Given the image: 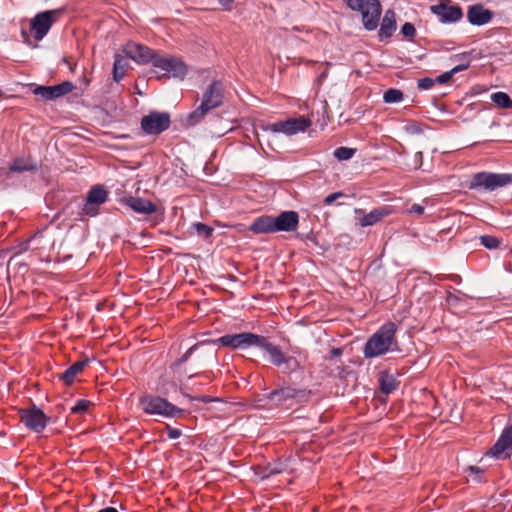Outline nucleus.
<instances>
[{"label":"nucleus","instance_id":"obj_1","mask_svg":"<svg viewBox=\"0 0 512 512\" xmlns=\"http://www.w3.org/2000/svg\"><path fill=\"white\" fill-rule=\"evenodd\" d=\"M396 330L397 327L394 323H385L366 342L364 347L365 357L374 358L397 349V344L394 338Z\"/></svg>","mask_w":512,"mask_h":512},{"label":"nucleus","instance_id":"obj_2","mask_svg":"<svg viewBox=\"0 0 512 512\" xmlns=\"http://www.w3.org/2000/svg\"><path fill=\"white\" fill-rule=\"evenodd\" d=\"M347 6L361 13L362 23L366 30H375L379 25L382 12L381 4L378 0H347Z\"/></svg>","mask_w":512,"mask_h":512},{"label":"nucleus","instance_id":"obj_3","mask_svg":"<svg viewBox=\"0 0 512 512\" xmlns=\"http://www.w3.org/2000/svg\"><path fill=\"white\" fill-rule=\"evenodd\" d=\"M223 100V86L214 81L204 92L201 105L188 116L189 124L198 123L208 111L221 105Z\"/></svg>","mask_w":512,"mask_h":512},{"label":"nucleus","instance_id":"obj_4","mask_svg":"<svg viewBox=\"0 0 512 512\" xmlns=\"http://www.w3.org/2000/svg\"><path fill=\"white\" fill-rule=\"evenodd\" d=\"M153 71L158 75V78L174 77L183 79L188 68L179 58L157 55L153 61Z\"/></svg>","mask_w":512,"mask_h":512},{"label":"nucleus","instance_id":"obj_5","mask_svg":"<svg viewBox=\"0 0 512 512\" xmlns=\"http://www.w3.org/2000/svg\"><path fill=\"white\" fill-rule=\"evenodd\" d=\"M140 406L144 412L164 417H176L183 411L167 400L158 397L145 395L140 398Z\"/></svg>","mask_w":512,"mask_h":512},{"label":"nucleus","instance_id":"obj_6","mask_svg":"<svg viewBox=\"0 0 512 512\" xmlns=\"http://www.w3.org/2000/svg\"><path fill=\"white\" fill-rule=\"evenodd\" d=\"M64 9H54L36 14L30 24L31 32L38 41L42 40L49 32L53 23L63 14Z\"/></svg>","mask_w":512,"mask_h":512},{"label":"nucleus","instance_id":"obj_7","mask_svg":"<svg viewBox=\"0 0 512 512\" xmlns=\"http://www.w3.org/2000/svg\"><path fill=\"white\" fill-rule=\"evenodd\" d=\"M270 357V362L284 372H291L298 368V361L291 356H286L278 346L268 342L264 337L258 346Z\"/></svg>","mask_w":512,"mask_h":512},{"label":"nucleus","instance_id":"obj_8","mask_svg":"<svg viewBox=\"0 0 512 512\" xmlns=\"http://www.w3.org/2000/svg\"><path fill=\"white\" fill-rule=\"evenodd\" d=\"M512 181L510 174H496L481 172L473 176L469 185L470 189L483 188L485 190L493 191L499 187H504Z\"/></svg>","mask_w":512,"mask_h":512},{"label":"nucleus","instance_id":"obj_9","mask_svg":"<svg viewBox=\"0 0 512 512\" xmlns=\"http://www.w3.org/2000/svg\"><path fill=\"white\" fill-rule=\"evenodd\" d=\"M310 125L311 120L309 118L300 116L298 118H290L286 121H279L273 124H269L264 126L263 130L292 136L299 132H304Z\"/></svg>","mask_w":512,"mask_h":512},{"label":"nucleus","instance_id":"obj_10","mask_svg":"<svg viewBox=\"0 0 512 512\" xmlns=\"http://www.w3.org/2000/svg\"><path fill=\"white\" fill-rule=\"evenodd\" d=\"M222 346L233 349H246L251 346L258 347L262 341V336L253 333L227 334L217 340Z\"/></svg>","mask_w":512,"mask_h":512},{"label":"nucleus","instance_id":"obj_11","mask_svg":"<svg viewBox=\"0 0 512 512\" xmlns=\"http://www.w3.org/2000/svg\"><path fill=\"white\" fill-rule=\"evenodd\" d=\"M170 125L168 113L151 112L141 120V127L147 134H159L165 131Z\"/></svg>","mask_w":512,"mask_h":512},{"label":"nucleus","instance_id":"obj_12","mask_svg":"<svg viewBox=\"0 0 512 512\" xmlns=\"http://www.w3.org/2000/svg\"><path fill=\"white\" fill-rule=\"evenodd\" d=\"M20 420L27 428L36 433L44 430L48 421L46 415L36 407L21 410Z\"/></svg>","mask_w":512,"mask_h":512},{"label":"nucleus","instance_id":"obj_13","mask_svg":"<svg viewBox=\"0 0 512 512\" xmlns=\"http://www.w3.org/2000/svg\"><path fill=\"white\" fill-rule=\"evenodd\" d=\"M430 9L442 23H453L460 20L463 16L461 8L457 5H452L450 1L433 5Z\"/></svg>","mask_w":512,"mask_h":512},{"label":"nucleus","instance_id":"obj_14","mask_svg":"<svg viewBox=\"0 0 512 512\" xmlns=\"http://www.w3.org/2000/svg\"><path fill=\"white\" fill-rule=\"evenodd\" d=\"M489 453L497 459H505L512 454V425L503 431Z\"/></svg>","mask_w":512,"mask_h":512},{"label":"nucleus","instance_id":"obj_15","mask_svg":"<svg viewBox=\"0 0 512 512\" xmlns=\"http://www.w3.org/2000/svg\"><path fill=\"white\" fill-rule=\"evenodd\" d=\"M72 89L73 84L71 82L65 81L54 86H37L34 89V94L42 97L45 100H55L68 94L72 91Z\"/></svg>","mask_w":512,"mask_h":512},{"label":"nucleus","instance_id":"obj_16","mask_svg":"<svg viewBox=\"0 0 512 512\" xmlns=\"http://www.w3.org/2000/svg\"><path fill=\"white\" fill-rule=\"evenodd\" d=\"M124 52L127 57L139 64H146L150 61L153 62L154 58L157 56V54L148 47L137 43H128L124 48Z\"/></svg>","mask_w":512,"mask_h":512},{"label":"nucleus","instance_id":"obj_17","mask_svg":"<svg viewBox=\"0 0 512 512\" xmlns=\"http://www.w3.org/2000/svg\"><path fill=\"white\" fill-rule=\"evenodd\" d=\"M275 229L278 231H293L298 225V214L294 211H285L274 218Z\"/></svg>","mask_w":512,"mask_h":512},{"label":"nucleus","instance_id":"obj_18","mask_svg":"<svg viewBox=\"0 0 512 512\" xmlns=\"http://www.w3.org/2000/svg\"><path fill=\"white\" fill-rule=\"evenodd\" d=\"M124 202L138 214L150 215L156 211V205L144 198L130 196L125 198Z\"/></svg>","mask_w":512,"mask_h":512},{"label":"nucleus","instance_id":"obj_19","mask_svg":"<svg viewBox=\"0 0 512 512\" xmlns=\"http://www.w3.org/2000/svg\"><path fill=\"white\" fill-rule=\"evenodd\" d=\"M468 20L473 25H484L492 19V12L483 8L481 5H473L469 7Z\"/></svg>","mask_w":512,"mask_h":512},{"label":"nucleus","instance_id":"obj_20","mask_svg":"<svg viewBox=\"0 0 512 512\" xmlns=\"http://www.w3.org/2000/svg\"><path fill=\"white\" fill-rule=\"evenodd\" d=\"M208 343H205V342H201V343H198V344H195L193 345L192 347H190L183 355L182 357L177 360L175 363H174V366L175 367H179L181 366L182 364H184L191 356L192 354L199 350V349H202V352L200 354V359L201 361H204V360H207V359H213L215 357V352L210 348H206L205 346L207 345Z\"/></svg>","mask_w":512,"mask_h":512},{"label":"nucleus","instance_id":"obj_21","mask_svg":"<svg viewBox=\"0 0 512 512\" xmlns=\"http://www.w3.org/2000/svg\"><path fill=\"white\" fill-rule=\"evenodd\" d=\"M392 213V209L389 206H382L373 209L368 214L364 215L359 219V224L362 227L373 226L381 221L384 217L390 215Z\"/></svg>","mask_w":512,"mask_h":512},{"label":"nucleus","instance_id":"obj_22","mask_svg":"<svg viewBox=\"0 0 512 512\" xmlns=\"http://www.w3.org/2000/svg\"><path fill=\"white\" fill-rule=\"evenodd\" d=\"M107 192L100 187L93 188L87 195V202L84 206L86 214H94V206H98L106 201Z\"/></svg>","mask_w":512,"mask_h":512},{"label":"nucleus","instance_id":"obj_23","mask_svg":"<svg viewBox=\"0 0 512 512\" xmlns=\"http://www.w3.org/2000/svg\"><path fill=\"white\" fill-rule=\"evenodd\" d=\"M250 230L256 234L274 233L276 232L274 217L261 216L257 218L250 226Z\"/></svg>","mask_w":512,"mask_h":512},{"label":"nucleus","instance_id":"obj_24","mask_svg":"<svg viewBox=\"0 0 512 512\" xmlns=\"http://www.w3.org/2000/svg\"><path fill=\"white\" fill-rule=\"evenodd\" d=\"M396 30V20H395V12L393 10H387L383 17L380 29H379V37L380 39L390 37L393 32Z\"/></svg>","mask_w":512,"mask_h":512},{"label":"nucleus","instance_id":"obj_25","mask_svg":"<svg viewBox=\"0 0 512 512\" xmlns=\"http://www.w3.org/2000/svg\"><path fill=\"white\" fill-rule=\"evenodd\" d=\"M296 396V390L290 387H284L278 390L272 391L268 399L275 405H279L289 399Z\"/></svg>","mask_w":512,"mask_h":512},{"label":"nucleus","instance_id":"obj_26","mask_svg":"<svg viewBox=\"0 0 512 512\" xmlns=\"http://www.w3.org/2000/svg\"><path fill=\"white\" fill-rule=\"evenodd\" d=\"M86 362H75L74 364H72L68 369H66L62 375H61V379L66 383V384H72L76 378V376L83 370L84 366H85Z\"/></svg>","mask_w":512,"mask_h":512},{"label":"nucleus","instance_id":"obj_27","mask_svg":"<svg viewBox=\"0 0 512 512\" xmlns=\"http://www.w3.org/2000/svg\"><path fill=\"white\" fill-rule=\"evenodd\" d=\"M379 383L381 391L385 394L394 391L398 385L396 378L390 373H382L379 378Z\"/></svg>","mask_w":512,"mask_h":512},{"label":"nucleus","instance_id":"obj_28","mask_svg":"<svg viewBox=\"0 0 512 512\" xmlns=\"http://www.w3.org/2000/svg\"><path fill=\"white\" fill-rule=\"evenodd\" d=\"M127 64L128 62L126 57L121 55L115 56L113 78L116 82H119L123 78Z\"/></svg>","mask_w":512,"mask_h":512},{"label":"nucleus","instance_id":"obj_29","mask_svg":"<svg viewBox=\"0 0 512 512\" xmlns=\"http://www.w3.org/2000/svg\"><path fill=\"white\" fill-rule=\"evenodd\" d=\"M36 164L29 159L17 158L14 160L13 164L10 167V170L13 172H24L35 170Z\"/></svg>","mask_w":512,"mask_h":512},{"label":"nucleus","instance_id":"obj_30","mask_svg":"<svg viewBox=\"0 0 512 512\" xmlns=\"http://www.w3.org/2000/svg\"><path fill=\"white\" fill-rule=\"evenodd\" d=\"M492 102L500 108H512V100L507 93L496 92L491 95Z\"/></svg>","mask_w":512,"mask_h":512},{"label":"nucleus","instance_id":"obj_31","mask_svg":"<svg viewBox=\"0 0 512 512\" xmlns=\"http://www.w3.org/2000/svg\"><path fill=\"white\" fill-rule=\"evenodd\" d=\"M468 66H469V61H467L466 63H463V64L455 66L450 71H447V72L439 75L437 78H435V83L436 82L437 83H446V82H448L452 78V76L454 74L467 69Z\"/></svg>","mask_w":512,"mask_h":512},{"label":"nucleus","instance_id":"obj_32","mask_svg":"<svg viewBox=\"0 0 512 512\" xmlns=\"http://www.w3.org/2000/svg\"><path fill=\"white\" fill-rule=\"evenodd\" d=\"M191 229L199 236V237H202L203 239H209L212 234H213V231L214 229L206 224H203V223H193L191 225Z\"/></svg>","mask_w":512,"mask_h":512},{"label":"nucleus","instance_id":"obj_33","mask_svg":"<svg viewBox=\"0 0 512 512\" xmlns=\"http://www.w3.org/2000/svg\"><path fill=\"white\" fill-rule=\"evenodd\" d=\"M383 99L386 103H398L403 100V93L398 89H389L384 93Z\"/></svg>","mask_w":512,"mask_h":512},{"label":"nucleus","instance_id":"obj_34","mask_svg":"<svg viewBox=\"0 0 512 512\" xmlns=\"http://www.w3.org/2000/svg\"><path fill=\"white\" fill-rule=\"evenodd\" d=\"M356 150L348 147H339L334 151V156L339 161H346L351 159Z\"/></svg>","mask_w":512,"mask_h":512},{"label":"nucleus","instance_id":"obj_35","mask_svg":"<svg viewBox=\"0 0 512 512\" xmlns=\"http://www.w3.org/2000/svg\"><path fill=\"white\" fill-rule=\"evenodd\" d=\"M286 468H287V465L283 464V463L270 464L269 466L266 467L265 473L262 476V478H266L271 475L282 473L286 470Z\"/></svg>","mask_w":512,"mask_h":512},{"label":"nucleus","instance_id":"obj_36","mask_svg":"<svg viewBox=\"0 0 512 512\" xmlns=\"http://www.w3.org/2000/svg\"><path fill=\"white\" fill-rule=\"evenodd\" d=\"M91 405V402L85 399H80L76 402V404L71 408V412L75 414H82L86 412Z\"/></svg>","mask_w":512,"mask_h":512},{"label":"nucleus","instance_id":"obj_37","mask_svg":"<svg viewBox=\"0 0 512 512\" xmlns=\"http://www.w3.org/2000/svg\"><path fill=\"white\" fill-rule=\"evenodd\" d=\"M480 241L481 244L488 249L497 248L499 245V240L497 238L488 235L481 236Z\"/></svg>","mask_w":512,"mask_h":512},{"label":"nucleus","instance_id":"obj_38","mask_svg":"<svg viewBox=\"0 0 512 512\" xmlns=\"http://www.w3.org/2000/svg\"><path fill=\"white\" fill-rule=\"evenodd\" d=\"M401 33L405 36V37H408V38H412L415 33H416V30H415V27L413 24L409 23V22H406L402 27H401Z\"/></svg>","mask_w":512,"mask_h":512},{"label":"nucleus","instance_id":"obj_39","mask_svg":"<svg viewBox=\"0 0 512 512\" xmlns=\"http://www.w3.org/2000/svg\"><path fill=\"white\" fill-rule=\"evenodd\" d=\"M435 84V79L431 78H422L418 81V87L423 90H428L432 88V86Z\"/></svg>","mask_w":512,"mask_h":512},{"label":"nucleus","instance_id":"obj_40","mask_svg":"<svg viewBox=\"0 0 512 512\" xmlns=\"http://www.w3.org/2000/svg\"><path fill=\"white\" fill-rule=\"evenodd\" d=\"M424 212V207L419 204H413L411 208L407 211L408 214H415L417 216L422 215Z\"/></svg>","mask_w":512,"mask_h":512},{"label":"nucleus","instance_id":"obj_41","mask_svg":"<svg viewBox=\"0 0 512 512\" xmlns=\"http://www.w3.org/2000/svg\"><path fill=\"white\" fill-rule=\"evenodd\" d=\"M342 195H343V194H342L341 192L332 193V194L328 195V196L325 198L324 202H325V204L330 205V204H332L336 199H338L339 197H341Z\"/></svg>","mask_w":512,"mask_h":512},{"label":"nucleus","instance_id":"obj_42","mask_svg":"<svg viewBox=\"0 0 512 512\" xmlns=\"http://www.w3.org/2000/svg\"><path fill=\"white\" fill-rule=\"evenodd\" d=\"M423 162L422 152L418 151L414 156V168H420Z\"/></svg>","mask_w":512,"mask_h":512},{"label":"nucleus","instance_id":"obj_43","mask_svg":"<svg viewBox=\"0 0 512 512\" xmlns=\"http://www.w3.org/2000/svg\"><path fill=\"white\" fill-rule=\"evenodd\" d=\"M181 436V431L176 428H169L168 429V438L169 439H177Z\"/></svg>","mask_w":512,"mask_h":512},{"label":"nucleus","instance_id":"obj_44","mask_svg":"<svg viewBox=\"0 0 512 512\" xmlns=\"http://www.w3.org/2000/svg\"><path fill=\"white\" fill-rule=\"evenodd\" d=\"M459 297L457 295H454V294H449L447 296V302L449 305L451 306H455L457 305V303L459 302Z\"/></svg>","mask_w":512,"mask_h":512},{"label":"nucleus","instance_id":"obj_45","mask_svg":"<svg viewBox=\"0 0 512 512\" xmlns=\"http://www.w3.org/2000/svg\"><path fill=\"white\" fill-rule=\"evenodd\" d=\"M468 471L471 473V474H479L481 472V469L479 467H475V466H470L468 468Z\"/></svg>","mask_w":512,"mask_h":512},{"label":"nucleus","instance_id":"obj_46","mask_svg":"<svg viewBox=\"0 0 512 512\" xmlns=\"http://www.w3.org/2000/svg\"><path fill=\"white\" fill-rule=\"evenodd\" d=\"M341 354H342V349L341 348H333L331 350V355L332 356L337 357V356H340Z\"/></svg>","mask_w":512,"mask_h":512},{"label":"nucleus","instance_id":"obj_47","mask_svg":"<svg viewBox=\"0 0 512 512\" xmlns=\"http://www.w3.org/2000/svg\"><path fill=\"white\" fill-rule=\"evenodd\" d=\"M198 400H201L203 402H210V401H217L218 399L211 398L209 396H201L197 398Z\"/></svg>","mask_w":512,"mask_h":512},{"label":"nucleus","instance_id":"obj_48","mask_svg":"<svg viewBox=\"0 0 512 512\" xmlns=\"http://www.w3.org/2000/svg\"><path fill=\"white\" fill-rule=\"evenodd\" d=\"M98 512H118V511L113 507H107V508H103V509L99 510Z\"/></svg>","mask_w":512,"mask_h":512},{"label":"nucleus","instance_id":"obj_49","mask_svg":"<svg viewBox=\"0 0 512 512\" xmlns=\"http://www.w3.org/2000/svg\"><path fill=\"white\" fill-rule=\"evenodd\" d=\"M234 0H219V2L223 5L231 4Z\"/></svg>","mask_w":512,"mask_h":512}]
</instances>
